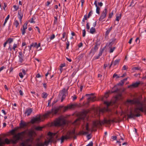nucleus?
<instances>
[{"mask_svg":"<svg viewBox=\"0 0 146 146\" xmlns=\"http://www.w3.org/2000/svg\"><path fill=\"white\" fill-rule=\"evenodd\" d=\"M58 100L57 99L55 100L52 103V105L53 106L55 103H56L58 101Z\"/></svg>","mask_w":146,"mask_h":146,"instance_id":"obj_53","label":"nucleus"},{"mask_svg":"<svg viewBox=\"0 0 146 146\" xmlns=\"http://www.w3.org/2000/svg\"><path fill=\"white\" fill-rule=\"evenodd\" d=\"M120 60V59H118L115 60L114 61V63H113V66H114L117 64H118Z\"/></svg>","mask_w":146,"mask_h":146,"instance_id":"obj_27","label":"nucleus"},{"mask_svg":"<svg viewBox=\"0 0 146 146\" xmlns=\"http://www.w3.org/2000/svg\"><path fill=\"white\" fill-rule=\"evenodd\" d=\"M42 94L43 95V96H42V98H46L47 96L48 95L46 93L43 92L42 93Z\"/></svg>","mask_w":146,"mask_h":146,"instance_id":"obj_41","label":"nucleus"},{"mask_svg":"<svg viewBox=\"0 0 146 146\" xmlns=\"http://www.w3.org/2000/svg\"><path fill=\"white\" fill-rule=\"evenodd\" d=\"M24 56L23 54V53L22 52H19V60L20 62H22L24 60L23 58Z\"/></svg>","mask_w":146,"mask_h":146,"instance_id":"obj_14","label":"nucleus"},{"mask_svg":"<svg viewBox=\"0 0 146 146\" xmlns=\"http://www.w3.org/2000/svg\"><path fill=\"white\" fill-rule=\"evenodd\" d=\"M93 143L92 141L90 142L89 144H88L86 146H93Z\"/></svg>","mask_w":146,"mask_h":146,"instance_id":"obj_57","label":"nucleus"},{"mask_svg":"<svg viewBox=\"0 0 146 146\" xmlns=\"http://www.w3.org/2000/svg\"><path fill=\"white\" fill-rule=\"evenodd\" d=\"M4 6L3 7V8L4 10H5V8L7 6V4L6 3H4Z\"/></svg>","mask_w":146,"mask_h":146,"instance_id":"obj_61","label":"nucleus"},{"mask_svg":"<svg viewBox=\"0 0 146 146\" xmlns=\"http://www.w3.org/2000/svg\"><path fill=\"white\" fill-rule=\"evenodd\" d=\"M126 102L129 104H141V105H139V106L136 107L134 108L133 112L135 114L133 113L131 111H130V114H127L128 118H133L134 119L135 117H139L141 116V114H140L141 112L146 113V108H144L142 106V104L139 100H127Z\"/></svg>","mask_w":146,"mask_h":146,"instance_id":"obj_1","label":"nucleus"},{"mask_svg":"<svg viewBox=\"0 0 146 146\" xmlns=\"http://www.w3.org/2000/svg\"><path fill=\"white\" fill-rule=\"evenodd\" d=\"M108 122H109V121H107V119H104V121H95L93 122V126L94 127H99L104 123L108 124Z\"/></svg>","mask_w":146,"mask_h":146,"instance_id":"obj_6","label":"nucleus"},{"mask_svg":"<svg viewBox=\"0 0 146 146\" xmlns=\"http://www.w3.org/2000/svg\"><path fill=\"white\" fill-rule=\"evenodd\" d=\"M42 128H43V127H40V126H38V127H36L35 129L37 131H41L42 130Z\"/></svg>","mask_w":146,"mask_h":146,"instance_id":"obj_36","label":"nucleus"},{"mask_svg":"<svg viewBox=\"0 0 146 146\" xmlns=\"http://www.w3.org/2000/svg\"><path fill=\"white\" fill-rule=\"evenodd\" d=\"M68 135L66 136H62L61 137V143H63L65 139H71L72 138L73 136L76 135L75 129L74 128L72 130L68 131Z\"/></svg>","mask_w":146,"mask_h":146,"instance_id":"obj_4","label":"nucleus"},{"mask_svg":"<svg viewBox=\"0 0 146 146\" xmlns=\"http://www.w3.org/2000/svg\"><path fill=\"white\" fill-rule=\"evenodd\" d=\"M47 141L49 143H52L53 141V139H52L51 138H49V139Z\"/></svg>","mask_w":146,"mask_h":146,"instance_id":"obj_48","label":"nucleus"},{"mask_svg":"<svg viewBox=\"0 0 146 146\" xmlns=\"http://www.w3.org/2000/svg\"><path fill=\"white\" fill-rule=\"evenodd\" d=\"M88 18L87 15H84V18H83V19H82V22H85V20H86Z\"/></svg>","mask_w":146,"mask_h":146,"instance_id":"obj_42","label":"nucleus"},{"mask_svg":"<svg viewBox=\"0 0 146 146\" xmlns=\"http://www.w3.org/2000/svg\"><path fill=\"white\" fill-rule=\"evenodd\" d=\"M113 14V12H112L111 13H110L109 15V17L110 18H111L112 17V15Z\"/></svg>","mask_w":146,"mask_h":146,"instance_id":"obj_60","label":"nucleus"},{"mask_svg":"<svg viewBox=\"0 0 146 146\" xmlns=\"http://www.w3.org/2000/svg\"><path fill=\"white\" fill-rule=\"evenodd\" d=\"M25 133V131L19 133L16 135L13 136V139L9 140L8 139L6 138L3 143V144L9 145L10 144H16L18 142L19 140L23 139Z\"/></svg>","mask_w":146,"mask_h":146,"instance_id":"obj_3","label":"nucleus"},{"mask_svg":"<svg viewBox=\"0 0 146 146\" xmlns=\"http://www.w3.org/2000/svg\"><path fill=\"white\" fill-rule=\"evenodd\" d=\"M97 2L98 0H95L94 4L95 5L96 7V13L99 14L100 13V9L99 7H98L97 5Z\"/></svg>","mask_w":146,"mask_h":146,"instance_id":"obj_16","label":"nucleus"},{"mask_svg":"<svg viewBox=\"0 0 146 146\" xmlns=\"http://www.w3.org/2000/svg\"><path fill=\"white\" fill-rule=\"evenodd\" d=\"M69 88V87H68L67 89L66 90L65 88H64L62 89V90H61V92L58 95V96L59 97H60V96H62V95H66V92H67L68 89Z\"/></svg>","mask_w":146,"mask_h":146,"instance_id":"obj_15","label":"nucleus"},{"mask_svg":"<svg viewBox=\"0 0 146 146\" xmlns=\"http://www.w3.org/2000/svg\"><path fill=\"white\" fill-rule=\"evenodd\" d=\"M82 113L83 115H82V116H81L80 117V118L81 120H84L85 119V117L86 116V114L84 113V112Z\"/></svg>","mask_w":146,"mask_h":146,"instance_id":"obj_37","label":"nucleus"},{"mask_svg":"<svg viewBox=\"0 0 146 146\" xmlns=\"http://www.w3.org/2000/svg\"><path fill=\"white\" fill-rule=\"evenodd\" d=\"M34 17L32 18L31 19V21H30V23H35V22L34 21Z\"/></svg>","mask_w":146,"mask_h":146,"instance_id":"obj_63","label":"nucleus"},{"mask_svg":"<svg viewBox=\"0 0 146 146\" xmlns=\"http://www.w3.org/2000/svg\"><path fill=\"white\" fill-rule=\"evenodd\" d=\"M66 49H68V47L70 45L69 42L67 40V42L66 43Z\"/></svg>","mask_w":146,"mask_h":146,"instance_id":"obj_46","label":"nucleus"},{"mask_svg":"<svg viewBox=\"0 0 146 146\" xmlns=\"http://www.w3.org/2000/svg\"><path fill=\"white\" fill-rule=\"evenodd\" d=\"M21 146H32L31 144H29L28 145H26L25 142H23L21 143Z\"/></svg>","mask_w":146,"mask_h":146,"instance_id":"obj_39","label":"nucleus"},{"mask_svg":"<svg viewBox=\"0 0 146 146\" xmlns=\"http://www.w3.org/2000/svg\"><path fill=\"white\" fill-rule=\"evenodd\" d=\"M96 32V29L95 28L92 27L91 28L90 32L92 34H93Z\"/></svg>","mask_w":146,"mask_h":146,"instance_id":"obj_26","label":"nucleus"},{"mask_svg":"<svg viewBox=\"0 0 146 146\" xmlns=\"http://www.w3.org/2000/svg\"><path fill=\"white\" fill-rule=\"evenodd\" d=\"M18 15H19V20H20V22H21V21H22V17H23V14H19V12H18Z\"/></svg>","mask_w":146,"mask_h":146,"instance_id":"obj_34","label":"nucleus"},{"mask_svg":"<svg viewBox=\"0 0 146 146\" xmlns=\"http://www.w3.org/2000/svg\"><path fill=\"white\" fill-rule=\"evenodd\" d=\"M86 29L87 30L90 29V26L88 23H87L86 24Z\"/></svg>","mask_w":146,"mask_h":146,"instance_id":"obj_59","label":"nucleus"},{"mask_svg":"<svg viewBox=\"0 0 146 146\" xmlns=\"http://www.w3.org/2000/svg\"><path fill=\"white\" fill-rule=\"evenodd\" d=\"M107 121H109V122H108V124H110V123H111V122H112L113 123L115 122V121L114 120H111L110 119H109L108 120H107Z\"/></svg>","mask_w":146,"mask_h":146,"instance_id":"obj_45","label":"nucleus"},{"mask_svg":"<svg viewBox=\"0 0 146 146\" xmlns=\"http://www.w3.org/2000/svg\"><path fill=\"white\" fill-rule=\"evenodd\" d=\"M116 39L115 38H113L112 39L110 40L109 43H107L106 46H109L110 47H111L112 45L113 44L116 42Z\"/></svg>","mask_w":146,"mask_h":146,"instance_id":"obj_11","label":"nucleus"},{"mask_svg":"<svg viewBox=\"0 0 146 146\" xmlns=\"http://www.w3.org/2000/svg\"><path fill=\"white\" fill-rule=\"evenodd\" d=\"M7 43L11 44L13 41V39L12 38H9L6 41Z\"/></svg>","mask_w":146,"mask_h":146,"instance_id":"obj_30","label":"nucleus"},{"mask_svg":"<svg viewBox=\"0 0 146 146\" xmlns=\"http://www.w3.org/2000/svg\"><path fill=\"white\" fill-rule=\"evenodd\" d=\"M19 93L20 94V95L21 96H23V91L21 90H20L19 91Z\"/></svg>","mask_w":146,"mask_h":146,"instance_id":"obj_64","label":"nucleus"},{"mask_svg":"<svg viewBox=\"0 0 146 146\" xmlns=\"http://www.w3.org/2000/svg\"><path fill=\"white\" fill-rule=\"evenodd\" d=\"M40 117L39 116L38 117H36L35 118L31 119L30 122L31 123L33 124L35 123L40 122Z\"/></svg>","mask_w":146,"mask_h":146,"instance_id":"obj_10","label":"nucleus"},{"mask_svg":"<svg viewBox=\"0 0 146 146\" xmlns=\"http://www.w3.org/2000/svg\"><path fill=\"white\" fill-rule=\"evenodd\" d=\"M33 111V109L31 108H29L27 109L25 111V114H26L27 116H29Z\"/></svg>","mask_w":146,"mask_h":146,"instance_id":"obj_19","label":"nucleus"},{"mask_svg":"<svg viewBox=\"0 0 146 146\" xmlns=\"http://www.w3.org/2000/svg\"><path fill=\"white\" fill-rule=\"evenodd\" d=\"M15 11L19 9V7L16 5H14L13 6Z\"/></svg>","mask_w":146,"mask_h":146,"instance_id":"obj_55","label":"nucleus"},{"mask_svg":"<svg viewBox=\"0 0 146 146\" xmlns=\"http://www.w3.org/2000/svg\"><path fill=\"white\" fill-rule=\"evenodd\" d=\"M17 47V44H14L13 45V46L12 48V49H13L14 50H15V48Z\"/></svg>","mask_w":146,"mask_h":146,"instance_id":"obj_50","label":"nucleus"},{"mask_svg":"<svg viewBox=\"0 0 146 146\" xmlns=\"http://www.w3.org/2000/svg\"><path fill=\"white\" fill-rule=\"evenodd\" d=\"M54 18L55 19L54 20V25H55L57 23V21L58 19V18L57 17H54Z\"/></svg>","mask_w":146,"mask_h":146,"instance_id":"obj_44","label":"nucleus"},{"mask_svg":"<svg viewBox=\"0 0 146 146\" xmlns=\"http://www.w3.org/2000/svg\"><path fill=\"white\" fill-rule=\"evenodd\" d=\"M42 144L43 146H44V145H45L46 146H48L49 144V143L48 141L46 140L43 143H42Z\"/></svg>","mask_w":146,"mask_h":146,"instance_id":"obj_32","label":"nucleus"},{"mask_svg":"<svg viewBox=\"0 0 146 146\" xmlns=\"http://www.w3.org/2000/svg\"><path fill=\"white\" fill-rule=\"evenodd\" d=\"M86 130L87 131L86 132H88L90 131V129L89 127V123H87L85 126Z\"/></svg>","mask_w":146,"mask_h":146,"instance_id":"obj_23","label":"nucleus"},{"mask_svg":"<svg viewBox=\"0 0 146 146\" xmlns=\"http://www.w3.org/2000/svg\"><path fill=\"white\" fill-rule=\"evenodd\" d=\"M119 90L117 88V85H115L112 88L111 90V93H115L118 92Z\"/></svg>","mask_w":146,"mask_h":146,"instance_id":"obj_18","label":"nucleus"},{"mask_svg":"<svg viewBox=\"0 0 146 146\" xmlns=\"http://www.w3.org/2000/svg\"><path fill=\"white\" fill-rule=\"evenodd\" d=\"M9 17H10V15H8L7 17H6V18H5V22H7V20H8V19H9Z\"/></svg>","mask_w":146,"mask_h":146,"instance_id":"obj_52","label":"nucleus"},{"mask_svg":"<svg viewBox=\"0 0 146 146\" xmlns=\"http://www.w3.org/2000/svg\"><path fill=\"white\" fill-rule=\"evenodd\" d=\"M104 104L106 105L107 107H104L100 110V111L102 113H104L105 112H107L108 111L109 109L108 108V107L110 104V103L107 101H105L104 102Z\"/></svg>","mask_w":146,"mask_h":146,"instance_id":"obj_9","label":"nucleus"},{"mask_svg":"<svg viewBox=\"0 0 146 146\" xmlns=\"http://www.w3.org/2000/svg\"><path fill=\"white\" fill-rule=\"evenodd\" d=\"M27 23H25L23 26V28L21 29V30L22 31V33L23 35H25V30L27 29Z\"/></svg>","mask_w":146,"mask_h":146,"instance_id":"obj_12","label":"nucleus"},{"mask_svg":"<svg viewBox=\"0 0 146 146\" xmlns=\"http://www.w3.org/2000/svg\"><path fill=\"white\" fill-rule=\"evenodd\" d=\"M75 106L74 105L71 104L67 106L64 107V106H59L58 108H52L50 111H48L43 115L44 118L47 117L50 115L52 113L53 115H56L59 111L60 113L62 112H65L67 111L68 109L73 108Z\"/></svg>","mask_w":146,"mask_h":146,"instance_id":"obj_2","label":"nucleus"},{"mask_svg":"<svg viewBox=\"0 0 146 146\" xmlns=\"http://www.w3.org/2000/svg\"><path fill=\"white\" fill-rule=\"evenodd\" d=\"M88 133V132H85L84 131H82L80 132H79L78 133H76V135H86Z\"/></svg>","mask_w":146,"mask_h":146,"instance_id":"obj_22","label":"nucleus"},{"mask_svg":"<svg viewBox=\"0 0 146 146\" xmlns=\"http://www.w3.org/2000/svg\"><path fill=\"white\" fill-rule=\"evenodd\" d=\"M121 14L120 13L118 15H118H117L116 17V19H115V20L117 21H119V20L121 19Z\"/></svg>","mask_w":146,"mask_h":146,"instance_id":"obj_28","label":"nucleus"},{"mask_svg":"<svg viewBox=\"0 0 146 146\" xmlns=\"http://www.w3.org/2000/svg\"><path fill=\"white\" fill-rule=\"evenodd\" d=\"M66 124V121L63 119L59 118L57 119L55 122L54 124L56 126H60L64 125Z\"/></svg>","mask_w":146,"mask_h":146,"instance_id":"obj_7","label":"nucleus"},{"mask_svg":"<svg viewBox=\"0 0 146 146\" xmlns=\"http://www.w3.org/2000/svg\"><path fill=\"white\" fill-rule=\"evenodd\" d=\"M110 32L109 31H108V30H107L106 32V33L105 34V35L106 36H107V35H108Z\"/></svg>","mask_w":146,"mask_h":146,"instance_id":"obj_62","label":"nucleus"},{"mask_svg":"<svg viewBox=\"0 0 146 146\" xmlns=\"http://www.w3.org/2000/svg\"><path fill=\"white\" fill-rule=\"evenodd\" d=\"M99 45L97 43L96 44V45L94 47V48L92 49L90 51V54L93 53H94L98 49V46Z\"/></svg>","mask_w":146,"mask_h":146,"instance_id":"obj_13","label":"nucleus"},{"mask_svg":"<svg viewBox=\"0 0 146 146\" xmlns=\"http://www.w3.org/2000/svg\"><path fill=\"white\" fill-rule=\"evenodd\" d=\"M84 57V54H82L80 55L79 56V58H78V59L79 60H82V59Z\"/></svg>","mask_w":146,"mask_h":146,"instance_id":"obj_43","label":"nucleus"},{"mask_svg":"<svg viewBox=\"0 0 146 146\" xmlns=\"http://www.w3.org/2000/svg\"><path fill=\"white\" fill-rule=\"evenodd\" d=\"M107 12V9L106 8H105L102 13L99 19V21H102V20L106 17Z\"/></svg>","mask_w":146,"mask_h":146,"instance_id":"obj_8","label":"nucleus"},{"mask_svg":"<svg viewBox=\"0 0 146 146\" xmlns=\"http://www.w3.org/2000/svg\"><path fill=\"white\" fill-rule=\"evenodd\" d=\"M110 53L113 52L115 48V47L112 48H111V47H110Z\"/></svg>","mask_w":146,"mask_h":146,"instance_id":"obj_38","label":"nucleus"},{"mask_svg":"<svg viewBox=\"0 0 146 146\" xmlns=\"http://www.w3.org/2000/svg\"><path fill=\"white\" fill-rule=\"evenodd\" d=\"M121 94H118L115 96V98L116 100H117L119 97H121Z\"/></svg>","mask_w":146,"mask_h":146,"instance_id":"obj_35","label":"nucleus"},{"mask_svg":"<svg viewBox=\"0 0 146 146\" xmlns=\"http://www.w3.org/2000/svg\"><path fill=\"white\" fill-rule=\"evenodd\" d=\"M19 75L22 78L23 77V76L21 72L19 73Z\"/></svg>","mask_w":146,"mask_h":146,"instance_id":"obj_54","label":"nucleus"},{"mask_svg":"<svg viewBox=\"0 0 146 146\" xmlns=\"http://www.w3.org/2000/svg\"><path fill=\"white\" fill-rule=\"evenodd\" d=\"M27 123L24 122L22 120L21 121L20 123V127L21 128H24L27 126Z\"/></svg>","mask_w":146,"mask_h":146,"instance_id":"obj_20","label":"nucleus"},{"mask_svg":"<svg viewBox=\"0 0 146 146\" xmlns=\"http://www.w3.org/2000/svg\"><path fill=\"white\" fill-rule=\"evenodd\" d=\"M72 97L73 98L72 100L73 101L77 99V97L76 95H74V96H72Z\"/></svg>","mask_w":146,"mask_h":146,"instance_id":"obj_56","label":"nucleus"},{"mask_svg":"<svg viewBox=\"0 0 146 146\" xmlns=\"http://www.w3.org/2000/svg\"><path fill=\"white\" fill-rule=\"evenodd\" d=\"M65 66V63H64L63 64H60V67L61 68H62L63 67Z\"/></svg>","mask_w":146,"mask_h":146,"instance_id":"obj_51","label":"nucleus"},{"mask_svg":"<svg viewBox=\"0 0 146 146\" xmlns=\"http://www.w3.org/2000/svg\"><path fill=\"white\" fill-rule=\"evenodd\" d=\"M82 32V36L83 37H84L85 36L86 34V32L85 30V29L83 30Z\"/></svg>","mask_w":146,"mask_h":146,"instance_id":"obj_47","label":"nucleus"},{"mask_svg":"<svg viewBox=\"0 0 146 146\" xmlns=\"http://www.w3.org/2000/svg\"><path fill=\"white\" fill-rule=\"evenodd\" d=\"M124 83L122 80H121L120 82L118 83L116 85L118 86H122L123 84Z\"/></svg>","mask_w":146,"mask_h":146,"instance_id":"obj_40","label":"nucleus"},{"mask_svg":"<svg viewBox=\"0 0 146 146\" xmlns=\"http://www.w3.org/2000/svg\"><path fill=\"white\" fill-rule=\"evenodd\" d=\"M66 33L65 32H64L62 34V37L61 39L63 41H65L66 40V39L67 38V37H66L65 38V36L66 35Z\"/></svg>","mask_w":146,"mask_h":146,"instance_id":"obj_24","label":"nucleus"},{"mask_svg":"<svg viewBox=\"0 0 146 146\" xmlns=\"http://www.w3.org/2000/svg\"><path fill=\"white\" fill-rule=\"evenodd\" d=\"M94 94L93 93L86 94L85 96H89V97L87 98V101L86 102H84V106L87 105V106H88L89 105L90 101L94 102L95 100V98L96 97L94 96H93Z\"/></svg>","mask_w":146,"mask_h":146,"instance_id":"obj_5","label":"nucleus"},{"mask_svg":"<svg viewBox=\"0 0 146 146\" xmlns=\"http://www.w3.org/2000/svg\"><path fill=\"white\" fill-rule=\"evenodd\" d=\"M18 129V128H14V129L11 131L10 132V133L11 135H13V136L15 135H16L17 134H15V132Z\"/></svg>","mask_w":146,"mask_h":146,"instance_id":"obj_21","label":"nucleus"},{"mask_svg":"<svg viewBox=\"0 0 146 146\" xmlns=\"http://www.w3.org/2000/svg\"><path fill=\"white\" fill-rule=\"evenodd\" d=\"M62 98L61 100V102H62L64 100L65 98L66 95H62Z\"/></svg>","mask_w":146,"mask_h":146,"instance_id":"obj_49","label":"nucleus"},{"mask_svg":"<svg viewBox=\"0 0 146 146\" xmlns=\"http://www.w3.org/2000/svg\"><path fill=\"white\" fill-rule=\"evenodd\" d=\"M19 25V23L18 21L17 20H15L14 22L13 23V25H15L16 27L17 28Z\"/></svg>","mask_w":146,"mask_h":146,"instance_id":"obj_29","label":"nucleus"},{"mask_svg":"<svg viewBox=\"0 0 146 146\" xmlns=\"http://www.w3.org/2000/svg\"><path fill=\"white\" fill-rule=\"evenodd\" d=\"M35 146H43L42 142H38L35 144Z\"/></svg>","mask_w":146,"mask_h":146,"instance_id":"obj_33","label":"nucleus"},{"mask_svg":"<svg viewBox=\"0 0 146 146\" xmlns=\"http://www.w3.org/2000/svg\"><path fill=\"white\" fill-rule=\"evenodd\" d=\"M57 133H53L50 132H49L48 133V135L49 136H55Z\"/></svg>","mask_w":146,"mask_h":146,"instance_id":"obj_25","label":"nucleus"},{"mask_svg":"<svg viewBox=\"0 0 146 146\" xmlns=\"http://www.w3.org/2000/svg\"><path fill=\"white\" fill-rule=\"evenodd\" d=\"M27 135L29 137H33V131H29L27 133Z\"/></svg>","mask_w":146,"mask_h":146,"instance_id":"obj_31","label":"nucleus"},{"mask_svg":"<svg viewBox=\"0 0 146 146\" xmlns=\"http://www.w3.org/2000/svg\"><path fill=\"white\" fill-rule=\"evenodd\" d=\"M55 38V35L54 34H53L50 37V38L51 40Z\"/></svg>","mask_w":146,"mask_h":146,"instance_id":"obj_58","label":"nucleus"},{"mask_svg":"<svg viewBox=\"0 0 146 146\" xmlns=\"http://www.w3.org/2000/svg\"><path fill=\"white\" fill-rule=\"evenodd\" d=\"M140 84V83L139 82H137L135 83L132 84L131 85H129L128 86V87L129 88L131 87L133 88H136L138 87V86H139Z\"/></svg>","mask_w":146,"mask_h":146,"instance_id":"obj_17","label":"nucleus"}]
</instances>
